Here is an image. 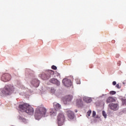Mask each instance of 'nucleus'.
I'll return each mask as SVG.
<instances>
[{
  "instance_id": "obj_1",
  "label": "nucleus",
  "mask_w": 126,
  "mask_h": 126,
  "mask_svg": "<svg viewBox=\"0 0 126 126\" xmlns=\"http://www.w3.org/2000/svg\"><path fill=\"white\" fill-rule=\"evenodd\" d=\"M35 118L36 120H40L42 117H48L47 109L44 107H40L35 111Z\"/></svg>"
},
{
  "instance_id": "obj_2",
  "label": "nucleus",
  "mask_w": 126,
  "mask_h": 126,
  "mask_svg": "<svg viewBox=\"0 0 126 126\" xmlns=\"http://www.w3.org/2000/svg\"><path fill=\"white\" fill-rule=\"evenodd\" d=\"M19 108L23 112H25L27 114L29 115H33L34 114V109L31 106L27 103H24L22 104H20Z\"/></svg>"
},
{
  "instance_id": "obj_3",
  "label": "nucleus",
  "mask_w": 126,
  "mask_h": 126,
  "mask_svg": "<svg viewBox=\"0 0 126 126\" xmlns=\"http://www.w3.org/2000/svg\"><path fill=\"white\" fill-rule=\"evenodd\" d=\"M14 90L13 86L5 85L4 88L1 90L0 95L1 96H6V95H10Z\"/></svg>"
},
{
  "instance_id": "obj_4",
  "label": "nucleus",
  "mask_w": 126,
  "mask_h": 126,
  "mask_svg": "<svg viewBox=\"0 0 126 126\" xmlns=\"http://www.w3.org/2000/svg\"><path fill=\"white\" fill-rule=\"evenodd\" d=\"M53 107L55 109H51L49 111L50 116H56L57 115V111L62 109V106L60 104L54 102L53 103Z\"/></svg>"
},
{
  "instance_id": "obj_5",
  "label": "nucleus",
  "mask_w": 126,
  "mask_h": 126,
  "mask_svg": "<svg viewBox=\"0 0 126 126\" xmlns=\"http://www.w3.org/2000/svg\"><path fill=\"white\" fill-rule=\"evenodd\" d=\"M55 72L52 70H49L45 73H43L40 75V77L43 80H48L51 78V75H54Z\"/></svg>"
},
{
  "instance_id": "obj_6",
  "label": "nucleus",
  "mask_w": 126,
  "mask_h": 126,
  "mask_svg": "<svg viewBox=\"0 0 126 126\" xmlns=\"http://www.w3.org/2000/svg\"><path fill=\"white\" fill-rule=\"evenodd\" d=\"M58 124L59 126H62L64 124L65 117L63 113H59L57 117Z\"/></svg>"
},
{
  "instance_id": "obj_7",
  "label": "nucleus",
  "mask_w": 126,
  "mask_h": 126,
  "mask_svg": "<svg viewBox=\"0 0 126 126\" xmlns=\"http://www.w3.org/2000/svg\"><path fill=\"white\" fill-rule=\"evenodd\" d=\"M1 79L4 82H7L11 79V76L8 73H5L2 75Z\"/></svg>"
},
{
  "instance_id": "obj_8",
  "label": "nucleus",
  "mask_w": 126,
  "mask_h": 126,
  "mask_svg": "<svg viewBox=\"0 0 126 126\" xmlns=\"http://www.w3.org/2000/svg\"><path fill=\"white\" fill-rule=\"evenodd\" d=\"M108 107L110 110H112L113 111H118L119 110V104L118 103H110L108 105Z\"/></svg>"
},
{
  "instance_id": "obj_9",
  "label": "nucleus",
  "mask_w": 126,
  "mask_h": 126,
  "mask_svg": "<svg viewBox=\"0 0 126 126\" xmlns=\"http://www.w3.org/2000/svg\"><path fill=\"white\" fill-rule=\"evenodd\" d=\"M63 83L66 87H70L71 86V80L68 79L64 78L63 80Z\"/></svg>"
},
{
  "instance_id": "obj_10",
  "label": "nucleus",
  "mask_w": 126,
  "mask_h": 126,
  "mask_svg": "<svg viewBox=\"0 0 126 126\" xmlns=\"http://www.w3.org/2000/svg\"><path fill=\"white\" fill-rule=\"evenodd\" d=\"M66 115L70 120H73L74 119V113L72 112L71 110H67L66 111Z\"/></svg>"
},
{
  "instance_id": "obj_11",
  "label": "nucleus",
  "mask_w": 126,
  "mask_h": 126,
  "mask_svg": "<svg viewBox=\"0 0 126 126\" xmlns=\"http://www.w3.org/2000/svg\"><path fill=\"white\" fill-rule=\"evenodd\" d=\"M72 100V95H67L63 99V102L64 104H67V102H70Z\"/></svg>"
},
{
  "instance_id": "obj_12",
  "label": "nucleus",
  "mask_w": 126,
  "mask_h": 126,
  "mask_svg": "<svg viewBox=\"0 0 126 126\" xmlns=\"http://www.w3.org/2000/svg\"><path fill=\"white\" fill-rule=\"evenodd\" d=\"M49 82H50L51 83H52L53 84H56L57 85V86H60L61 85V83L60 81H59L58 80H57L55 78H52L49 80Z\"/></svg>"
},
{
  "instance_id": "obj_13",
  "label": "nucleus",
  "mask_w": 126,
  "mask_h": 126,
  "mask_svg": "<svg viewBox=\"0 0 126 126\" xmlns=\"http://www.w3.org/2000/svg\"><path fill=\"white\" fill-rule=\"evenodd\" d=\"M32 84L34 86V87H38L40 84V81L37 79L33 80L32 82Z\"/></svg>"
},
{
  "instance_id": "obj_14",
  "label": "nucleus",
  "mask_w": 126,
  "mask_h": 126,
  "mask_svg": "<svg viewBox=\"0 0 126 126\" xmlns=\"http://www.w3.org/2000/svg\"><path fill=\"white\" fill-rule=\"evenodd\" d=\"M113 102H116V99L112 96H109L106 99V103L108 104L109 103H112Z\"/></svg>"
},
{
  "instance_id": "obj_15",
  "label": "nucleus",
  "mask_w": 126,
  "mask_h": 126,
  "mask_svg": "<svg viewBox=\"0 0 126 126\" xmlns=\"http://www.w3.org/2000/svg\"><path fill=\"white\" fill-rule=\"evenodd\" d=\"M76 105L78 107H82L83 106V103L82 102V100L81 99L77 100Z\"/></svg>"
},
{
  "instance_id": "obj_16",
  "label": "nucleus",
  "mask_w": 126,
  "mask_h": 126,
  "mask_svg": "<svg viewBox=\"0 0 126 126\" xmlns=\"http://www.w3.org/2000/svg\"><path fill=\"white\" fill-rule=\"evenodd\" d=\"M83 100L86 103H91V102L92 101V99H91V98H90V97H86V96L84 97Z\"/></svg>"
},
{
  "instance_id": "obj_17",
  "label": "nucleus",
  "mask_w": 126,
  "mask_h": 126,
  "mask_svg": "<svg viewBox=\"0 0 126 126\" xmlns=\"http://www.w3.org/2000/svg\"><path fill=\"white\" fill-rule=\"evenodd\" d=\"M102 115H103V117L105 118V119H106L107 118V114H106V112H105L104 111H102Z\"/></svg>"
},
{
  "instance_id": "obj_18",
  "label": "nucleus",
  "mask_w": 126,
  "mask_h": 126,
  "mask_svg": "<svg viewBox=\"0 0 126 126\" xmlns=\"http://www.w3.org/2000/svg\"><path fill=\"white\" fill-rule=\"evenodd\" d=\"M116 92L114 91H110L109 93V94H110V95H115V94H116Z\"/></svg>"
},
{
  "instance_id": "obj_19",
  "label": "nucleus",
  "mask_w": 126,
  "mask_h": 126,
  "mask_svg": "<svg viewBox=\"0 0 126 126\" xmlns=\"http://www.w3.org/2000/svg\"><path fill=\"white\" fill-rule=\"evenodd\" d=\"M122 103L123 105H126V99L122 98Z\"/></svg>"
},
{
  "instance_id": "obj_20",
  "label": "nucleus",
  "mask_w": 126,
  "mask_h": 126,
  "mask_svg": "<svg viewBox=\"0 0 126 126\" xmlns=\"http://www.w3.org/2000/svg\"><path fill=\"white\" fill-rule=\"evenodd\" d=\"M92 113V112L91 111V110H89L87 112V115L88 116V117H90V115H91V113Z\"/></svg>"
},
{
  "instance_id": "obj_21",
  "label": "nucleus",
  "mask_w": 126,
  "mask_h": 126,
  "mask_svg": "<svg viewBox=\"0 0 126 126\" xmlns=\"http://www.w3.org/2000/svg\"><path fill=\"white\" fill-rule=\"evenodd\" d=\"M51 68L52 69H54L55 70H56L57 69V66L53 65L52 66Z\"/></svg>"
},
{
  "instance_id": "obj_22",
  "label": "nucleus",
  "mask_w": 126,
  "mask_h": 126,
  "mask_svg": "<svg viewBox=\"0 0 126 126\" xmlns=\"http://www.w3.org/2000/svg\"><path fill=\"white\" fill-rule=\"evenodd\" d=\"M55 92H56V90H55V89L51 88V93H55Z\"/></svg>"
},
{
  "instance_id": "obj_23",
  "label": "nucleus",
  "mask_w": 126,
  "mask_h": 126,
  "mask_svg": "<svg viewBox=\"0 0 126 126\" xmlns=\"http://www.w3.org/2000/svg\"><path fill=\"white\" fill-rule=\"evenodd\" d=\"M76 81L77 84H80V80L76 79Z\"/></svg>"
},
{
  "instance_id": "obj_24",
  "label": "nucleus",
  "mask_w": 126,
  "mask_h": 126,
  "mask_svg": "<svg viewBox=\"0 0 126 126\" xmlns=\"http://www.w3.org/2000/svg\"><path fill=\"white\" fill-rule=\"evenodd\" d=\"M95 116H96V112L93 111V118H94V117H95Z\"/></svg>"
},
{
  "instance_id": "obj_25",
  "label": "nucleus",
  "mask_w": 126,
  "mask_h": 126,
  "mask_svg": "<svg viewBox=\"0 0 126 126\" xmlns=\"http://www.w3.org/2000/svg\"><path fill=\"white\" fill-rule=\"evenodd\" d=\"M56 76H58V77L59 76L60 77H61V74L58 72L56 73Z\"/></svg>"
},
{
  "instance_id": "obj_26",
  "label": "nucleus",
  "mask_w": 126,
  "mask_h": 126,
  "mask_svg": "<svg viewBox=\"0 0 126 126\" xmlns=\"http://www.w3.org/2000/svg\"><path fill=\"white\" fill-rule=\"evenodd\" d=\"M116 87H117V88H118L119 89H120V88H121V87H120V85H119V84H117L116 85Z\"/></svg>"
},
{
  "instance_id": "obj_27",
  "label": "nucleus",
  "mask_w": 126,
  "mask_h": 126,
  "mask_svg": "<svg viewBox=\"0 0 126 126\" xmlns=\"http://www.w3.org/2000/svg\"><path fill=\"white\" fill-rule=\"evenodd\" d=\"M117 84V82H116V81H113V85H116Z\"/></svg>"
},
{
  "instance_id": "obj_28",
  "label": "nucleus",
  "mask_w": 126,
  "mask_h": 126,
  "mask_svg": "<svg viewBox=\"0 0 126 126\" xmlns=\"http://www.w3.org/2000/svg\"><path fill=\"white\" fill-rule=\"evenodd\" d=\"M22 121L23 122H26V119H24V118H22Z\"/></svg>"
},
{
  "instance_id": "obj_29",
  "label": "nucleus",
  "mask_w": 126,
  "mask_h": 126,
  "mask_svg": "<svg viewBox=\"0 0 126 126\" xmlns=\"http://www.w3.org/2000/svg\"><path fill=\"white\" fill-rule=\"evenodd\" d=\"M77 112H78V111H77V109L75 110V113H77Z\"/></svg>"
}]
</instances>
